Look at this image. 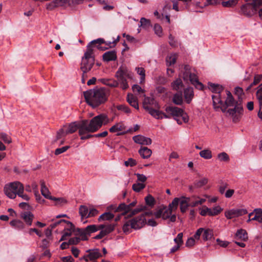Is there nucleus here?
I'll return each instance as SVG.
<instances>
[{
	"mask_svg": "<svg viewBox=\"0 0 262 262\" xmlns=\"http://www.w3.org/2000/svg\"><path fill=\"white\" fill-rule=\"evenodd\" d=\"M112 121L110 120L106 114H101L93 118L90 121L83 120L80 122H74L68 125H64L57 134V139L65 137L69 134L75 133L78 129V133L81 140L90 138L87 133H94L97 131L103 124H107Z\"/></svg>",
	"mask_w": 262,
	"mask_h": 262,
	"instance_id": "nucleus-1",
	"label": "nucleus"
},
{
	"mask_svg": "<svg viewBox=\"0 0 262 262\" xmlns=\"http://www.w3.org/2000/svg\"><path fill=\"white\" fill-rule=\"evenodd\" d=\"M104 42L102 38H98L91 41L86 47V50L82 58L80 69L84 72V74H87L95 63V55L93 47L97 44L100 45Z\"/></svg>",
	"mask_w": 262,
	"mask_h": 262,
	"instance_id": "nucleus-2",
	"label": "nucleus"
},
{
	"mask_svg": "<svg viewBox=\"0 0 262 262\" xmlns=\"http://www.w3.org/2000/svg\"><path fill=\"white\" fill-rule=\"evenodd\" d=\"M85 101L93 107H96L105 103L107 100L105 89L90 90L83 92Z\"/></svg>",
	"mask_w": 262,
	"mask_h": 262,
	"instance_id": "nucleus-3",
	"label": "nucleus"
},
{
	"mask_svg": "<svg viewBox=\"0 0 262 262\" xmlns=\"http://www.w3.org/2000/svg\"><path fill=\"white\" fill-rule=\"evenodd\" d=\"M144 108L147 111L152 117L157 119L163 118H170V116L159 111L160 106L159 103L153 98L146 97L143 102Z\"/></svg>",
	"mask_w": 262,
	"mask_h": 262,
	"instance_id": "nucleus-4",
	"label": "nucleus"
},
{
	"mask_svg": "<svg viewBox=\"0 0 262 262\" xmlns=\"http://www.w3.org/2000/svg\"><path fill=\"white\" fill-rule=\"evenodd\" d=\"M146 224V220L144 217V214L134 217L130 220H126L122 227V230L124 233H130L131 229H140Z\"/></svg>",
	"mask_w": 262,
	"mask_h": 262,
	"instance_id": "nucleus-5",
	"label": "nucleus"
},
{
	"mask_svg": "<svg viewBox=\"0 0 262 262\" xmlns=\"http://www.w3.org/2000/svg\"><path fill=\"white\" fill-rule=\"evenodd\" d=\"M165 111L167 115L170 116V118L173 116L179 124L182 123V121L179 117H181L185 123H187L189 121L188 115L180 108L176 106H167L165 108Z\"/></svg>",
	"mask_w": 262,
	"mask_h": 262,
	"instance_id": "nucleus-6",
	"label": "nucleus"
},
{
	"mask_svg": "<svg viewBox=\"0 0 262 262\" xmlns=\"http://www.w3.org/2000/svg\"><path fill=\"white\" fill-rule=\"evenodd\" d=\"M183 79L185 81H189L196 89L203 90L204 85L200 82L196 75L192 72V69L189 65H185L183 71Z\"/></svg>",
	"mask_w": 262,
	"mask_h": 262,
	"instance_id": "nucleus-7",
	"label": "nucleus"
},
{
	"mask_svg": "<svg viewBox=\"0 0 262 262\" xmlns=\"http://www.w3.org/2000/svg\"><path fill=\"white\" fill-rule=\"evenodd\" d=\"M20 191H24V187L23 184L18 181L7 184L4 188L5 194L10 199H15Z\"/></svg>",
	"mask_w": 262,
	"mask_h": 262,
	"instance_id": "nucleus-8",
	"label": "nucleus"
},
{
	"mask_svg": "<svg viewBox=\"0 0 262 262\" xmlns=\"http://www.w3.org/2000/svg\"><path fill=\"white\" fill-rule=\"evenodd\" d=\"M116 76L121 84V88L126 90L128 88L126 77L129 76L128 71L124 66H121L116 73Z\"/></svg>",
	"mask_w": 262,
	"mask_h": 262,
	"instance_id": "nucleus-9",
	"label": "nucleus"
},
{
	"mask_svg": "<svg viewBox=\"0 0 262 262\" xmlns=\"http://www.w3.org/2000/svg\"><path fill=\"white\" fill-rule=\"evenodd\" d=\"M96 231L95 225L88 226L85 228H77L75 229V235L80 237V240L86 241L88 239V236H90L91 233Z\"/></svg>",
	"mask_w": 262,
	"mask_h": 262,
	"instance_id": "nucleus-10",
	"label": "nucleus"
},
{
	"mask_svg": "<svg viewBox=\"0 0 262 262\" xmlns=\"http://www.w3.org/2000/svg\"><path fill=\"white\" fill-rule=\"evenodd\" d=\"M85 252L86 253L80 258V260H84L86 262L89 261H94L102 256V254L98 249H89Z\"/></svg>",
	"mask_w": 262,
	"mask_h": 262,
	"instance_id": "nucleus-11",
	"label": "nucleus"
},
{
	"mask_svg": "<svg viewBox=\"0 0 262 262\" xmlns=\"http://www.w3.org/2000/svg\"><path fill=\"white\" fill-rule=\"evenodd\" d=\"M257 8L251 3H247L242 6L241 8V13L247 16L253 15L257 10Z\"/></svg>",
	"mask_w": 262,
	"mask_h": 262,
	"instance_id": "nucleus-12",
	"label": "nucleus"
},
{
	"mask_svg": "<svg viewBox=\"0 0 262 262\" xmlns=\"http://www.w3.org/2000/svg\"><path fill=\"white\" fill-rule=\"evenodd\" d=\"M248 213L246 209H232L225 212V215L228 219L242 216Z\"/></svg>",
	"mask_w": 262,
	"mask_h": 262,
	"instance_id": "nucleus-13",
	"label": "nucleus"
},
{
	"mask_svg": "<svg viewBox=\"0 0 262 262\" xmlns=\"http://www.w3.org/2000/svg\"><path fill=\"white\" fill-rule=\"evenodd\" d=\"M234 106V107L233 108L228 109L227 112L230 115H231L233 117V121L235 122L236 120L238 119V118L237 115H235V114L236 113L241 114L243 112V108L241 101H239V102L237 101Z\"/></svg>",
	"mask_w": 262,
	"mask_h": 262,
	"instance_id": "nucleus-14",
	"label": "nucleus"
},
{
	"mask_svg": "<svg viewBox=\"0 0 262 262\" xmlns=\"http://www.w3.org/2000/svg\"><path fill=\"white\" fill-rule=\"evenodd\" d=\"M172 211L168 208L163 207L154 213V215L157 219L162 217L163 220H166L170 217Z\"/></svg>",
	"mask_w": 262,
	"mask_h": 262,
	"instance_id": "nucleus-15",
	"label": "nucleus"
},
{
	"mask_svg": "<svg viewBox=\"0 0 262 262\" xmlns=\"http://www.w3.org/2000/svg\"><path fill=\"white\" fill-rule=\"evenodd\" d=\"M66 223L67 224V226L63 232L62 237L59 241L60 242L66 240L67 237L71 236L73 232H75L76 229L75 228L74 225L71 222L67 221Z\"/></svg>",
	"mask_w": 262,
	"mask_h": 262,
	"instance_id": "nucleus-16",
	"label": "nucleus"
},
{
	"mask_svg": "<svg viewBox=\"0 0 262 262\" xmlns=\"http://www.w3.org/2000/svg\"><path fill=\"white\" fill-rule=\"evenodd\" d=\"M133 140L136 143L148 145L151 144V139L149 138L144 137L142 135H137L133 137Z\"/></svg>",
	"mask_w": 262,
	"mask_h": 262,
	"instance_id": "nucleus-17",
	"label": "nucleus"
},
{
	"mask_svg": "<svg viewBox=\"0 0 262 262\" xmlns=\"http://www.w3.org/2000/svg\"><path fill=\"white\" fill-rule=\"evenodd\" d=\"M191 198L185 196H182L180 198L179 202L180 205V210L182 213L186 211L188 207L189 206V202L191 201Z\"/></svg>",
	"mask_w": 262,
	"mask_h": 262,
	"instance_id": "nucleus-18",
	"label": "nucleus"
},
{
	"mask_svg": "<svg viewBox=\"0 0 262 262\" xmlns=\"http://www.w3.org/2000/svg\"><path fill=\"white\" fill-rule=\"evenodd\" d=\"M102 58L103 61L106 62L115 61L117 58L116 52L115 50L106 52L103 54Z\"/></svg>",
	"mask_w": 262,
	"mask_h": 262,
	"instance_id": "nucleus-19",
	"label": "nucleus"
},
{
	"mask_svg": "<svg viewBox=\"0 0 262 262\" xmlns=\"http://www.w3.org/2000/svg\"><path fill=\"white\" fill-rule=\"evenodd\" d=\"M69 3L70 0H54L48 5L47 9L52 10L55 7L63 6Z\"/></svg>",
	"mask_w": 262,
	"mask_h": 262,
	"instance_id": "nucleus-20",
	"label": "nucleus"
},
{
	"mask_svg": "<svg viewBox=\"0 0 262 262\" xmlns=\"http://www.w3.org/2000/svg\"><path fill=\"white\" fill-rule=\"evenodd\" d=\"M184 95L186 102L187 103H190L194 96L193 88L188 87L185 89L184 90Z\"/></svg>",
	"mask_w": 262,
	"mask_h": 262,
	"instance_id": "nucleus-21",
	"label": "nucleus"
},
{
	"mask_svg": "<svg viewBox=\"0 0 262 262\" xmlns=\"http://www.w3.org/2000/svg\"><path fill=\"white\" fill-rule=\"evenodd\" d=\"M235 238L237 239L246 241L248 239V234L246 231L244 229L238 230L235 235Z\"/></svg>",
	"mask_w": 262,
	"mask_h": 262,
	"instance_id": "nucleus-22",
	"label": "nucleus"
},
{
	"mask_svg": "<svg viewBox=\"0 0 262 262\" xmlns=\"http://www.w3.org/2000/svg\"><path fill=\"white\" fill-rule=\"evenodd\" d=\"M40 185H41V192L43 196H44L46 198L50 199V198H52V196L50 195V192L46 187L45 182L43 180H41L40 181Z\"/></svg>",
	"mask_w": 262,
	"mask_h": 262,
	"instance_id": "nucleus-23",
	"label": "nucleus"
},
{
	"mask_svg": "<svg viewBox=\"0 0 262 262\" xmlns=\"http://www.w3.org/2000/svg\"><path fill=\"white\" fill-rule=\"evenodd\" d=\"M21 217L25 222L29 225L30 226L32 224L33 219V214L30 212H25L22 213L21 215Z\"/></svg>",
	"mask_w": 262,
	"mask_h": 262,
	"instance_id": "nucleus-24",
	"label": "nucleus"
},
{
	"mask_svg": "<svg viewBox=\"0 0 262 262\" xmlns=\"http://www.w3.org/2000/svg\"><path fill=\"white\" fill-rule=\"evenodd\" d=\"M116 212H122L121 215H125L130 211L129 210L127 205L125 203H121L115 210Z\"/></svg>",
	"mask_w": 262,
	"mask_h": 262,
	"instance_id": "nucleus-25",
	"label": "nucleus"
},
{
	"mask_svg": "<svg viewBox=\"0 0 262 262\" xmlns=\"http://www.w3.org/2000/svg\"><path fill=\"white\" fill-rule=\"evenodd\" d=\"M127 101L132 106L134 107L136 109H139V105L137 98L133 95H128L127 97Z\"/></svg>",
	"mask_w": 262,
	"mask_h": 262,
	"instance_id": "nucleus-26",
	"label": "nucleus"
},
{
	"mask_svg": "<svg viewBox=\"0 0 262 262\" xmlns=\"http://www.w3.org/2000/svg\"><path fill=\"white\" fill-rule=\"evenodd\" d=\"M208 87L213 93H216V95L220 94L223 90V88L222 85L214 83H209Z\"/></svg>",
	"mask_w": 262,
	"mask_h": 262,
	"instance_id": "nucleus-27",
	"label": "nucleus"
},
{
	"mask_svg": "<svg viewBox=\"0 0 262 262\" xmlns=\"http://www.w3.org/2000/svg\"><path fill=\"white\" fill-rule=\"evenodd\" d=\"M125 129V127L122 122H119L112 126L109 130L111 133L121 132Z\"/></svg>",
	"mask_w": 262,
	"mask_h": 262,
	"instance_id": "nucleus-28",
	"label": "nucleus"
},
{
	"mask_svg": "<svg viewBox=\"0 0 262 262\" xmlns=\"http://www.w3.org/2000/svg\"><path fill=\"white\" fill-rule=\"evenodd\" d=\"M227 97L224 103L228 107L234 106L237 101L234 100L231 93L228 91H227Z\"/></svg>",
	"mask_w": 262,
	"mask_h": 262,
	"instance_id": "nucleus-29",
	"label": "nucleus"
},
{
	"mask_svg": "<svg viewBox=\"0 0 262 262\" xmlns=\"http://www.w3.org/2000/svg\"><path fill=\"white\" fill-rule=\"evenodd\" d=\"M173 102L177 105H181L183 103V93L179 91L175 94L173 97Z\"/></svg>",
	"mask_w": 262,
	"mask_h": 262,
	"instance_id": "nucleus-30",
	"label": "nucleus"
},
{
	"mask_svg": "<svg viewBox=\"0 0 262 262\" xmlns=\"http://www.w3.org/2000/svg\"><path fill=\"white\" fill-rule=\"evenodd\" d=\"M140 156L144 159L148 158L151 154V150L147 147H143L139 150Z\"/></svg>",
	"mask_w": 262,
	"mask_h": 262,
	"instance_id": "nucleus-31",
	"label": "nucleus"
},
{
	"mask_svg": "<svg viewBox=\"0 0 262 262\" xmlns=\"http://www.w3.org/2000/svg\"><path fill=\"white\" fill-rule=\"evenodd\" d=\"M212 99L213 100V104L214 109L216 110L217 108H219V106L217 105L218 104H219L220 105L223 104V102L221 100L220 94H217L216 95H212Z\"/></svg>",
	"mask_w": 262,
	"mask_h": 262,
	"instance_id": "nucleus-32",
	"label": "nucleus"
},
{
	"mask_svg": "<svg viewBox=\"0 0 262 262\" xmlns=\"http://www.w3.org/2000/svg\"><path fill=\"white\" fill-rule=\"evenodd\" d=\"M213 235V230L210 229H204L203 232L202 237L204 241L210 239Z\"/></svg>",
	"mask_w": 262,
	"mask_h": 262,
	"instance_id": "nucleus-33",
	"label": "nucleus"
},
{
	"mask_svg": "<svg viewBox=\"0 0 262 262\" xmlns=\"http://www.w3.org/2000/svg\"><path fill=\"white\" fill-rule=\"evenodd\" d=\"M50 200L54 201L55 203V205L58 206H61L67 203V200L63 198H56L52 196V198H50Z\"/></svg>",
	"mask_w": 262,
	"mask_h": 262,
	"instance_id": "nucleus-34",
	"label": "nucleus"
},
{
	"mask_svg": "<svg viewBox=\"0 0 262 262\" xmlns=\"http://www.w3.org/2000/svg\"><path fill=\"white\" fill-rule=\"evenodd\" d=\"M180 201V198H175L168 205V208L172 212L177 210Z\"/></svg>",
	"mask_w": 262,
	"mask_h": 262,
	"instance_id": "nucleus-35",
	"label": "nucleus"
},
{
	"mask_svg": "<svg viewBox=\"0 0 262 262\" xmlns=\"http://www.w3.org/2000/svg\"><path fill=\"white\" fill-rule=\"evenodd\" d=\"M114 215L110 212H107L101 214L98 218V221L101 222L102 221H110L113 219Z\"/></svg>",
	"mask_w": 262,
	"mask_h": 262,
	"instance_id": "nucleus-36",
	"label": "nucleus"
},
{
	"mask_svg": "<svg viewBox=\"0 0 262 262\" xmlns=\"http://www.w3.org/2000/svg\"><path fill=\"white\" fill-rule=\"evenodd\" d=\"M177 59V55L176 54H171L166 57V61L167 65L168 66L174 64Z\"/></svg>",
	"mask_w": 262,
	"mask_h": 262,
	"instance_id": "nucleus-37",
	"label": "nucleus"
},
{
	"mask_svg": "<svg viewBox=\"0 0 262 262\" xmlns=\"http://www.w3.org/2000/svg\"><path fill=\"white\" fill-rule=\"evenodd\" d=\"M217 159L219 160L220 162L226 163L229 162L230 160L229 156L225 152L218 154Z\"/></svg>",
	"mask_w": 262,
	"mask_h": 262,
	"instance_id": "nucleus-38",
	"label": "nucleus"
},
{
	"mask_svg": "<svg viewBox=\"0 0 262 262\" xmlns=\"http://www.w3.org/2000/svg\"><path fill=\"white\" fill-rule=\"evenodd\" d=\"M145 201L146 204L151 207H152L156 203L154 198L150 194H148L145 198Z\"/></svg>",
	"mask_w": 262,
	"mask_h": 262,
	"instance_id": "nucleus-39",
	"label": "nucleus"
},
{
	"mask_svg": "<svg viewBox=\"0 0 262 262\" xmlns=\"http://www.w3.org/2000/svg\"><path fill=\"white\" fill-rule=\"evenodd\" d=\"M10 224L12 226H13L18 229H22L24 228V223L19 220L12 221L10 222Z\"/></svg>",
	"mask_w": 262,
	"mask_h": 262,
	"instance_id": "nucleus-40",
	"label": "nucleus"
},
{
	"mask_svg": "<svg viewBox=\"0 0 262 262\" xmlns=\"http://www.w3.org/2000/svg\"><path fill=\"white\" fill-rule=\"evenodd\" d=\"M200 155L201 157L205 159H210L212 158L211 150L209 149H204L200 152Z\"/></svg>",
	"mask_w": 262,
	"mask_h": 262,
	"instance_id": "nucleus-41",
	"label": "nucleus"
},
{
	"mask_svg": "<svg viewBox=\"0 0 262 262\" xmlns=\"http://www.w3.org/2000/svg\"><path fill=\"white\" fill-rule=\"evenodd\" d=\"M171 84L173 89L177 91L181 89L183 86V83L181 79H177L174 81Z\"/></svg>",
	"mask_w": 262,
	"mask_h": 262,
	"instance_id": "nucleus-42",
	"label": "nucleus"
},
{
	"mask_svg": "<svg viewBox=\"0 0 262 262\" xmlns=\"http://www.w3.org/2000/svg\"><path fill=\"white\" fill-rule=\"evenodd\" d=\"M145 187V184L141 183H136L133 185L132 188L136 192H140Z\"/></svg>",
	"mask_w": 262,
	"mask_h": 262,
	"instance_id": "nucleus-43",
	"label": "nucleus"
},
{
	"mask_svg": "<svg viewBox=\"0 0 262 262\" xmlns=\"http://www.w3.org/2000/svg\"><path fill=\"white\" fill-rule=\"evenodd\" d=\"M79 212L82 218L87 217L89 212L88 209L86 206L81 205L79 209Z\"/></svg>",
	"mask_w": 262,
	"mask_h": 262,
	"instance_id": "nucleus-44",
	"label": "nucleus"
},
{
	"mask_svg": "<svg viewBox=\"0 0 262 262\" xmlns=\"http://www.w3.org/2000/svg\"><path fill=\"white\" fill-rule=\"evenodd\" d=\"M239 0H229L222 2V5L225 7H232L235 6Z\"/></svg>",
	"mask_w": 262,
	"mask_h": 262,
	"instance_id": "nucleus-45",
	"label": "nucleus"
},
{
	"mask_svg": "<svg viewBox=\"0 0 262 262\" xmlns=\"http://www.w3.org/2000/svg\"><path fill=\"white\" fill-rule=\"evenodd\" d=\"M200 214L202 216L208 215L211 216V208H208L206 206H203L202 208L200 209Z\"/></svg>",
	"mask_w": 262,
	"mask_h": 262,
	"instance_id": "nucleus-46",
	"label": "nucleus"
},
{
	"mask_svg": "<svg viewBox=\"0 0 262 262\" xmlns=\"http://www.w3.org/2000/svg\"><path fill=\"white\" fill-rule=\"evenodd\" d=\"M140 26L144 28H148L150 26V21L149 19L142 17L140 19Z\"/></svg>",
	"mask_w": 262,
	"mask_h": 262,
	"instance_id": "nucleus-47",
	"label": "nucleus"
},
{
	"mask_svg": "<svg viewBox=\"0 0 262 262\" xmlns=\"http://www.w3.org/2000/svg\"><path fill=\"white\" fill-rule=\"evenodd\" d=\"M191 198V201L189 202V206L191 207H194L199 205L198 199L199 197L196 196L195 195L192 196L191 197H189Z\"/></svg>",
	"mask_w": 262,
	"mask_h": 262,
	"instance_id": "nucleus-48",
	"label": "nucleus"
},
{
	"mask_svg": "<svg viewBox=\"0 0 262 262\" xmlns=\"http://www.w3.org/2000/svg\"><path fill=\"white\" fill-rule=\"evenodd\" d=\"M118 110L124 112L126 114H129L130 113V108L125 105L120 104L116 106Z\"/></svg>",
	"mask_w": 262,
	"mask_h": 262,
	"instance_id": "nucleus-49",
	"label": "nucleus"
},
{
	"mask_svg": "<svg viewBox=\"0 0 262 262\" xmlns=\"http://www.w3.org/2000/svg\"><path fill=\"white\" fill-rule=\"evenodd\" d=\"M223 208H222L220 206H216L213 208H211V216H215L218 215L223 211Z\"/></svg>",
	"mask_w": 262,
	"mask_h": 262,
	"instance_id": "nucleus-50",
	"label": "nucleus"
},
{
	"mask_svg": "<svg viewBox=\"0 0 262 262\" xmlns=\"http://www.w3.org/2000/svg\"><path fill=\"white\" fill-rule=\"evenodd\" d=\"M0 138L3 140L5 143L10 144L12 142L11 138L8 135L4 133L0 134Z\"/></svg>",
	"mask_w": 262,
	"mask_h": 262,
	"instance_id": "nucleus-51",
	"label": "nucleus"
},
{
	"mask_svg": "<svg viewBox=\"0 0 262 262\" xmlns=\"http://www.w3.org/2000/svg\"><path fill=\"white\" fill-rule=\"evenodd\" d=\"M208 182V180L204 178L201 180L196 181L194 183V187L196 188H200L206 184Z\"/></svg>",
	"mask_w": 262,
	"mask_h": 262,
	"instance_id": "nucleus-52",
	"label": "nucleus"
},
{
	"mask_svg": "<svg viewBox=\"0 0 262 262\" xmlns=\"http://www.w3.org/2000/svg\"><path fill=\"white\" fill-rule=\"evenodd\" d=\"M254 212L256 215L257 221L259 223H262V209L260 208L255 209Z\"/></svg>",
	"mask_w": 262,
	"mask_h": 262,
	"instance_id": "nucleus-53",
	"label": "nucleus"
},
{
	"mask_svg": "<svg viewBox=\"0 0 262 262\" xmlns=\"http://www.w3.org/2000/svg\"><path fill=\"white\" fill-rule=\"evenodd\" d=\"M108 134V132L107 131H104L102 133L95 134V135H91L89 133H87L86 135L90 136V138L92 137H96V138H103L106 137Z\"/></svg>",
	"mask_w": 262,
	"mask_h": 262,
	"instance_id": "nucleus-54",
	"label": "nucleus"
},
{
	"mask_svg": "<svg viewBox=\"0 0 262 262\" xmlns=\"http://www.w3.org/2000/svg\"><path fill=\"white\" fill-rule=\"evenodd\" d=\"M183 233H179L177 237L174 239V242L177 244V245H182L183 244Z\"/></svg>",
	"mask_w": 262,
	"mask_h": 262,
	"instance_id": "nucleus-55",
	"label": "nucleus"
},
{
	"mask_svg": "<svg viewBox=\"0 0 262 262\" xmlns=\"http://www.w3.org/2000/svg\"><path fill=\"white\" fill-rule=\"evenodd\" d=\"M136 70L137 73L141 75V80H144L145 76L144 69L143 68H136Z\"/></svg>",
	"mask_w": 262,
	"mask_h": 262,
	"instance_id": "nucleus-56",
	"label": "nucleus"
},
{
	"mask_svg": "<svg viewBox=\"0 0 262 262\" xmlns=\"http://www.w3.org/2000/svg\"><path fill=\"white\" fill-rule=\"evenodd\" d=\"M107 82H106V85H107L111 87H117L118 86L119 83L115 80L114 79H108V80H106Z\"/></svg>",
	"mask_w": 262,
	"mask_h": 262,
	"instance_id": "nucleus-57",
	"label": "nucleus"
},
{
	"mask_svg": "<svg viewBox=\"0 0 262 262\" xmlns=\"http://www.w3.org/2000/svg\"><path fill=\"white\" fill-rule=\"evenodd\" d=\"M70 148L69 146H66L60 148H57L55 151V154L58 155L67 151Z\"/></svg>",
	"mask_w": 262,
	"mask_h": 262,
	"instance_id": "nucleus-58",
	"label": "nucleus"
},
{
	"mask_svg": "<svg viewBox=\"0 0 262 262\" xmlns=\"http://www.w3.org/2000/svg\"><path fill=\"white\" fill-rule=\"evenodd\" d=\"M155 33L159 36H161L162 34V28L159 24H156L154 27Z\"/></svg>",
	"mask_w": 262,
	"mask_h": 262,
	"instance_id": "nucleus-59",
	"label": "nucleus"
},
{
	"mask_svg": "<svg viewBox=\"0 0 262 262\" xmlns=\"http://www.w3.org/2000/svg\"><path fill=\"white\" fill-rule=\"evenodd\" d=\"M114 229V226L113 225H108L105 226L104 229L102 230L105 233L106 235L112 232Z\"/></svg>",
	"mask_w": 262,
	"mask_h": 262,
	"instance_id": "nucleus-60",
	"label": "nucleus"
},
{
	"mask_svg": "<svg viewBox=\"0 0 262 262\" xmlns=\"http://www.w3.org/2000/svg\"><path fill=\"white\" fill-rule=\"evenodd\" d=\"M203 230L204 228H200L196 230L193 237L195 239L199 240L200 239V236L203 234Z\"/></svg>",
	"mask_w": 262,
	"mask_h": 262,
	"instance_id": "nucleus-61",
	"label": "nucleus"
},
{
	"mask_svg": "<svg viewBox=\"0 0 262 262\" xmlns=\"http://www.w3.org/2000/svg\"><path fill=\"white\" fill-rule=\"evenodd\" d=\"M135 174L137 176V180L141 182V183H143L147 180V178L143 174L136 173Z\"/></svg>",
	"mask_w": 262,
	"mask_h": 262,
	"instance_id": "nucleus-62",
	"label": "nucleus"
},
{
	"mask_svg": "<svg viewBox=\"0 0 262 262\" xmlns=\"http://www.w3.org/2000/svg\"><path fill=\"white\" fill-rule=\"evenodd\" d=\"M80 237L78 236L71 238L69 241L70 245H76L80 241Z\"/></svg>",
	"mask_w": 262,
	"mask_h": 262,
	"instance_id": "nucleus-63",
	"label": "nucleus"
},
{
	"mask_svg": "<svg viewBox=\"0 0 262 262\" xmlns=\"http://www.w3.org/2000/svg\"><path fill=\"white\" fill-rule=\"evenodd\" d=\"M195 244V239L194 237H190L189 238L186 242V247H192Z\"/></svg>",
	"mask_w": 262,
	"mask_h": 262,
	"instance_id": "nucleus-64",
	"label": "nucleus"
}]
</instances>
